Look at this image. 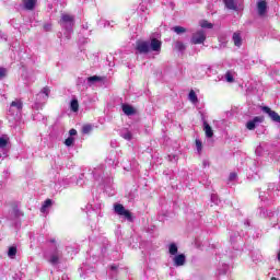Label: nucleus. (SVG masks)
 Masks as SVG:
<instances>
[{"mask_svg":"<svg viewBox=\"0 0 280 280\" xmlns=\"http://www.w3.org/2000/svg\"><path fill=\"white\" fill-rule=\"evenodd\" d=\"M23 110V102L16 100L13 101L9 108V115L13 117L14 119H19L21 117V113Z\"/></svg>","mask_w":280,"mask_h":280,"instance_id":"nucleus-3","label":"nucleus"},{"mask_svg":"<svg viewBox=\"0 0 280 280\" xmlns=\"http://www.w3.org/2000/svg\"><path fill=\"white\" fill-rule=\"evenodd\" d=\"M91 130H93V126H91V125H85L82 127L83 135H89V132H91Z\"/></svg>","mask_w":280,"mask_h":280,"instance_id":"nucleus-31","label":"nucleus"},{"mask_svg":"<svg viewBox=\"0 0 280 280\" xmlns=\"http://www.w3.org/2000/svg\"><path fill=\"white\" fill-rule=\"evenodd\" d=\"M60 257H62V252L55 246V250L50 254L48 261L51 266H58L60 264Z\"/></svg>","mask_w":280,"mask_h":280,"instance_id":"nucleus-6","label":"nucleus"},{"mask_svg":"<svg viewBox=\"0 0 280 280\" xmlns=\"http://www.w3.org/2000/svg\"><path fill=\"white\" fill-rule=\"evenodd\" d=\"M110 270H112L113 272H116V271H117V266L112 265V266H110Z\"/></svg>","mask_w":280,"mask_h":280,"instance_id":"nucleus-42","label":"nucleus"},{"mask_svg":"<svg viewBox=\"0 0 280 280\" xmlns=\"http://www.w3.org/2000/svg\"><path fill=\"white\" fill-rule=\"evenodd\" d=\"M51 244H56V238L50 240Z\"/></svg>","mask_w":280,"mask_h":280,"instance_id":"nucleus-46","label":"nucleus"},{"mask_svg":"<svg viewBox=\"0 0 280 280\" xmlns=\"http://www.w3.org/2000/svg\"><path fill=\"white\" fill-rule=\"evenodd\" d=\"M232 40H233L235 47H242V35H240V33H234Z\"/></svg>","mask_w":280,"mask_h":280,"instance_id":"nucleus-14","label":"nucleus"},{"mask_svg":"<svg viewBox=\"0 0 280 280\" xmlns=\"http://www.w3.org/2000/svg\"><path fill=\"white\" fill-rule=\"evenodd\" d=\"M114 211L115 213H117V215H121L122 218H125V220H128V222H132V213L129 210H126L124 205H114Z\"/></svg>","mask_w":280,"mask_h":280,"instance_id":"nucleus-4","label":"nucleus"},{"mask_svg":"<svg viewBox=\"0 0 280 280\" xmlns=\"http://www.w3.org/2000/svg\"><path fill=\"white\" fill-rule=\"evenodd\" d=\"M59 24L63 30H66V37L69 40V34L73 32V25H75L73 15L62 14Z\"/></svg>","mask_w":280,"mask_h":280,"instance_id":"nucleus-2","label":"nucleus"},{"mask_svg":"<svg viewBox=\"0 0 280 280\" xmlns=\"http://www.w3.org/2000/svg\"><path fill=\"white\" fill-rule=\"evenodd\" d=\"M88 82L90 84H95V82H102V79L97 75H93L88 78Z\"/></svg>","mask_w":280,"mask_h":280,"instance_id":"nucleus-27","label":"nucleus"},{"mask_svg":"<svg viewBox=\"0 0 280 280\" xmlns=\"http://www.w3.org/2000/svg\"><path fill=\"white\" fill-rule=\"evenodd\" d=\"M168 253L170 255H173L175 257V255H178V246L176 245V243H172L168 246Z\"/></svg>","mask_w":280,"mask_h":280,"instance_id":"nucleus-20","label":"nucleus"},{"mask_svg":"<svg viewBox=\"0 0 280 280\" xmlns=\"http://www.w3.org/2000/svg\"><path fill=\"white\" fill-rule=\"evenodd\" d=\"M69 135H70V137H75V135H78V130H75V129H70V130H69Z\"/></svg>","mask_w":280,"mask_h":280,"instance_id":"nucleus-40","label":"nucleus"},{"mask_svg":"<svg viewBox=\"0 0 280 280\" xmlns=\"http://www.w3.org/2000/svg\"><path fill=\"white\" fill-rule=\"evenodd\" d=\"M211 202L213 205H220V198H218V195L215 194L211 195Z\"/></svg>","mask_w":280,"mask_h":280,"instance_id":"nucleus-33","label":"nucleus"},{"mask_svg":"<svg viewBox=\"0 0 280 280\" xmlns=\"http://www.w3.org/2000/svg\"><path fill=\"white\" fill-rule=\"evenodd\" d=\"M92 174H93V176H95L97 178V174H102V168H94Z\"/></svg>","mask_w":280,"mask_h":280,"instance_id":"nucleus-38","label":"nucleus"},{"mask_svg":"<svg viewBox=\"0 0 280 280\" xmlns=\"http://www.w3.org/2000/svg\"><path fill=\"white\" fill-rule=\"evenodd\" d=\"M36 117H38V116H34V119H38V118H36Z\"/></svg>","mask_w":280,"mask_h":280,"instance_id":"nucleus-50","label":"nucleus"},{"mask_svg":"<svg viewBox=\"0 0 280 280\" xmlns=\"http://www.w3.org/2000/svg\"><path fill=\"white\" fill-rule=\"evenodd\" d=\"M275 189H276V191H279V186H277V185H275V184H269V186H268V190L270 191H275Z\"/></svg>","mask_w":280,"mask_h":280,"instance_id":"nucleus-36","label":"nucleus"},{"mask_svg":"<svg viewBox=\"0 0 280 280\" xmlns=\"http://www.w3.org/2000/svg\"><path fill=\"white\" fill-rule=\"evenodd\" d=\"M237 178V173H231L229 180H235Z\"/></svg>","mask_w":280,"mask_h":280,"instance_id":"nucleus-39","label":"nucleus"},{"mask_svg":"<svg viewBox=\"0 0 280 280\" xmlns=\"http://www.w3.org/2000/svg\"><path fill=\"white\" fill-rule=\"evenodd\" d=\"M225 80H226V82H235V79L233 78V72H231V71H228L226 73H225Z\"/></svg>","mask_w":280,"mask_h":280,"instance_id":"nucleus-29","label":"nucleus"},{"mask_svg":"<svg viewBox=\"0 0 280 280\" xmlns=\"http://www.w3.org/2000/svg\"><path fill=\"white\" fill-rule=\"evenodd\" d=\"M200 26L203 27V28H207V30H211L213 27V24L209 23L208 21H202L200 23Z\"/></svg>","mask_w":280,"mask_h":280,"instance_id":"nucleus-30","label":"nucleus"},{"mask_svg":"<svg viewBox=\"0 0 280 280\" xmlns=\"http://www.w3.org/2000/svg\"><path fill=\"white\" fill-rule=\"evenodd\" d=\"M244 226L246 228L250 226V220L246 219L244 222Z\"/></svg>","mask_w":280,"mask_h":280,"instance_id":"nucleus-41","label":"nucleus"},{"mask_svg":"<svg viewBox=\"0 0 280 280\" xmlns=\"http://www.w3.org/2000/svg\"><path fill=\"white\" fill-rule=\"evenodd\" d=\"M205 40H207V35L205 34V31H198L197 33L192 34L190 43L192 45H202Z\"/></svg>","mask_w":280,"mask_h":280,"instance_id":"nucleus-5","label":"nucleus"},{"mask_svg":"<svg viewBox=\"0 0 280 280\" xmlns=\"http://www.w3.org/2000/svg\"><path fill=\"white\" fill-rule=\"evenodd\" d=\"M188 100L189 102H191L192 104H198V95H196V92L194 90H191L188 94Z\"/></svg>","mask_w":280,"mask_h":280,"instance_id":"nucleus-21","label":"nucleus"},{"mask_svg":"<svg viewBox=\"0 0 280 280\" xmlns=\"http://www.w3.org/2000/svg\"><path fill=\"white\" fill-rule=\"evenodd\" d=\"M106 25H110V22L106 21V22L104 23V27H106Z\"/></svg>","mask_w":280,"mask_h":280,"instance_id":"nucleus-44","label":"nucleus"},{"mask_svg":"<svg viewBox=\"0 0 280 280\" xmlns=\"http://www.w3.org/2000/svg\"><path fill=\"white\" fill-rule=\"evenodd\" d=\"M44 27H45L46 31L51 30V25H49V24L45 25Z\"/></svg>","mask_w":280,"mask_h":280,"instance_id":"nucleus-43","label":"nucleus"},{"mask_svg":"<svg viewBox=\"0 0 280 280\" xmlns=\"http://www.w3.org/2000/svg\"><path fill=\"white\" fill-rule=\"evenodd\" d=\"M259 124H264V116H256L252 120L246 122L247 130H255Z\"/></svg>","mask_w":280,"mask_h":280,"instance_id":"nucleus-9","label":"nucleus"},{"mask_svg":"<svg viewBox=\"0 0 280 280\" xmlns=\"http://www.w3.org/2000/svg\"><path fill=\"white\" fill-rule=\"evenodd\" d=\"M271 280H277V278H276V277H272Z\"/></svg>","mask_w":280,"mask_h":280,"instance_id":"nucleus-49","label":"nucleus"},{"mask_svg":"<svg viewBox=\"0 0 280 280\" xmlns=\"http://www.w3.org/2000/svg\"><path fill=\"white\" fill-rule=\"evenodd\" d=\"M223 3H225L228 10H237V4L235 3V0H223Z\"/></svg>","mask_w":280,"mask_h":280,"instance_id":"nucleus-16","label":"nucleus"},{"mask_svg":"<svg viewBox=\"0 0 280 280\" xmlns=\"http://www.w3.org/2000/svg\"><path fill=\"white\" fill-rule=\"evenodd\" d=\"M120 137H122V139H126V141H130L132 140V132L128 131V129H122L120 131Z\"/></svg>","mask_w":280,"mask_h":280,"instance_id":"nucleus-18","label":"nucleus"},{"mask_svg":"<svg viewBox=\"0 0 280 280\" xmlns=\"http://www.w3.org/2000/svg\"><path fill=\"white\" fill-rule=\"evenodd\" d=\"M175 49L177 51H185L187 49V46H185V44L183 42H176Z\"/></svg>","mask_w":280,"mask_h":280,"instance_id":"nucleus-24","label":"nucleus"},{"mask_svg":"<svg viewBox=\"0 0 280 280\" xmlns=\"http://www.w3.org/2000/svg\"><path fill=\"white\" fill-rule=\"evenodd\" d=\"M8 75V70L5 68L0 67V80H3Z\"/></svg>","mask_w":280,"mask_h":280,"instance_id":"nucleus-34","label":"nucleus"},{"mask_svg":"<svg viewBox=\"0 0 280 280\" xmlns=\"http://www.w3.org/2000/svg\"><path fill=\"white\" fill-rule=\"evenodd\" d=\"M13 215L14 218H21V215H23V212H21V210H19L18 208H14Z\"/></svg>","mask_w":280,"mask_h":280,"instance_id":"nucleus-35","label":"nucleus"},{"mask_svg":"<svg viewBox=\"0 0 280 280\" xmlns=\"http://www.w3.org/2000/svg\"><path fill=\"white\" fill-rule=\"evenodd\" d=\"M68 278H67V275H63L62 276V280H67Z\"/></svg>","mask_w":280,"mask_h":280,"instance_id":"nucleus-48","label":"nucleus"},{"mask_svg":"<svg viewBox=\"0 0 280 280\" xmlns=\"http://www.w3.org/2000/svg\"><path fill=\"white\" fill-rule=\"evenodd\" d=\"M8 257H10V259H14V257H16V247L15 246L9 247Z\"/></svg>","mask_w":280,"mask_h":280,"instance_id":"nucleus-25","label":"nucleus"},{"mask_svg":"<svg viewBox=\"0 0 280 280\" xmlns=\"http://www.w3.org/2000/svg\"><path fill=\"white\" fill-rule=\"evenodd\" d=\"M172 30L175 34H185V32H187V28L183 26H174Z\"/></svg>","mask_w":280,"mask_h":280,"instance_id":"nucleus-26","label":"nucleus"},{"mask_svg":"<svg viewBox=\"0 0 280 280\" xmlns=\"http://www.w3.org/2000/svg\"><path fill=\"white\" fill-rule=\"evenodd\" d=\"M207 165H209V163L207 161H203V167H207Z\"/></svg>","mask_w":280,"mask_h":280,"instance_id":"nucleus-45","label":"nucleus"},{"mask_svg":"<svg viewBox=\"0 0 280 280\" xmlns=\"http://www.w3.org/2000/svg\"><path fill=\"white\" fill-rule=\"evenodd\" d=\"M25 10H34L36 8V0H24Z\"/></svg>","mask_w":280,"mask_h":280,"instance_id":"nucleus-15","label":"nucleus"},{"mask_svg":"<svg viewBox=\"0 0 280 280\" xmlns=\"http://www.w3.org/2000/svg\"><path fill=\"white\" fill-rule=\"evenodd\" d=\"M257 9L259 16H264V14H266V10H268V4L266 3V1H259L257 4Z\"/></svg>","mask_w":280,"mask_h":280,"instance_id":"nucleus-12","label":"nucleus"},{"mask_svg":"<svg viewBox=\"0 0 280 280\" xmlns=\"http://www.w3.org/2000/svg\"><path fill=\"white\" fill-rule=\"evenodd\" d=\"M278 224H280V219L278 220Z\"/></svg>","mask_w":280,"mask_h":280,"instance_id":"nucleus-51","label":"nucleus"},{"mask_svg":"<svg viewBox=\"0 0 280 280\" xmlns=\"http://www.w3.org/2000/svg\"><path fill=\"white\" fill-rule=\"evenodd\" d=\"M8 143H10V138L8 136L0 137V150H2L4 156L8 152Z\"/></svg>","mask_w":280,"mask_h":280,"instance_id":"nucleus-11","label":"nucleus"},{"mask_svg":"<svg viewBox=\"0 0 280 280\" xmlns=\"http://www.w3.org/2000/svg\"><path fill=\"white\" fill-rule=\"evenodd\" d=\"M73 143H75V138H73L71 136L65 140V145H67V148H71V145H73Z\"/></svg>","mask_w":280,"mask_h":280,"instance_id":"nucleus-28","label":"nucleus"},{"mask_svg":"<svg viewBox=\"0 0 280 280\" xmlns=\"http://www.w3.org/2000/svg\"><path fill=\"white\" fill-rule=\"evenodd\" d=\"M122 112L125 113V115H128V116L135 115V107L124 104L122 105Z\"/></svg>","mask_w":280,"mask_h":280,"instance_id":"nucleus-17","label":"nucleus"},{"mask_svg":"<svg viewBox=\"0 0 280 280\" xmlns=\"http://www.w3.org/2000/svg\"><path fill=\"white\" fill-rule=\"evenodd\" d=\"M70 108L72 113H78V110H80V104L78 103L77 98L71 101Z\"/></svg>","mask_w":280,"mask_h":280,"instance_id":"nucleus-19","label":"nucleus"},{"mask_svg":"<svg viewBox=\"0 0 280 280\" xmlns=\"http://www.w3.org/2000/svg\"><path fill=\"white\" fill-rule=\"evenodd\" d=\"M275 215V212H268V210L260 208L259 217L260 218H272Z\"/></svg>","mask_w":280,"mask_h":280,"instance_id":"nucleus-23","label":"nucleus"},{"mask_svg":"<svg viewBox=\"0 0 280 280\" xmlns=\"http://www.w3.org/2000/svg\"><path fill=\"white\" fill-rule=\"evenodd\" d=\"M173 266L180 268L187 264V256L185 254H177L172 257Z\"/></svg>","mask_w":280,"mask_h":280,"instance_id":"nucleus-7","label":"nucleus"},{"mask_svg":"<svg viewBox=\"0 0 280 280\" xmlns=\"http://www.w3.org/2000/svg\"><path fill=\"white\" fill-rule=\"evenodd\" d=\"M162 45V42L158 38H151V42H149V49L150 51H156L159 54Z\"/></svg>","mask_w":280,"mask_h":280,"instance_id":"nucleus-10","label":"nucleus"},{"mask_svg":"<svg viewBox=\"0 0 280 280\" xmlns=\"http://www.w3.org/2000/svg\"><path fill=\"white\" fill-rule=\"evenodd\" d=\"M196 148L198 153L200 154L202 152V141H200L199 139H196Z\"/></svg>","mask_w":280,"mask_h":280,"instance_id":"nucleus-32","label":"nucleus"},{"mask_svg":"<svg viewBox=\"0 0 280 280\" xmlns=\"http://www.w3.org/2000/svg\"><path fill=\"white\" fill-rule=\"evenodd\" d=\"M231 242H235V240L233 238V235L230 236Z\"/></svg>","mask_w":280,"mask_h":280,"instance_id":"nucleus-47","label":"nucleus"},{"mask_svg":"<svg viewBox=\"0 0 280 280\" xmlns=\"http://www.w3.org/2000/svg\"><path fill=\"white\" fill-rule=\"evenodd\" d=\"M51 205H52L51 199L45 200L40 208L42 213H47V209H49V207H51Z\"/></svg>","mask_w":280,"mask_h":280,"instance_id":"nucleus-22","label":"nucleus"},{"mask_svg":"<svg viewBox=\"0 0 280 280\" xmlns=\"http://www.w3.org/2000/svg\"><path fill=\"white\" fill-rule=\"evenodd\" d=\"M136 49L139 54H149L150 51V42L137 40Z\"/></svg>","mask_w":280,"mask_h":280,"instance_id":"nucleus-8","label":"nucleus"},{"mask_svg":"<svg viewBox=\"0 0 280 280\" xmlns=\"http://www.w3.org/2000/svg\"><path fill=\"white\" fill-rule=\"evenodd\" d=\"M50 93H51V90L49 89V86L43 88L40 90V92L36 94L33 108H35V110H39V108H43V106H45V103L47 102V100H49Z\"/></svg>","mask_w":280,"mask_h":280,"instance_id":"nucleus-1","label":"nucleus"},{"mask_svg":"<svg viewBox=\"0 0 280 280\" xmlns=\"http://www.w3.org/2000/svg\"><path fill=\"white\" fill-rule=\"evenodd\" d=\"M203 130H205L206 137H208V139H211V137H213V129L211 128V126L209 124H207V121L203 122Z\"/></svg>","mask_w":280,"mask_h":280,"instance_id":"nucleus-13","label":"nucleus"},{"mask_svg":"<svg viewBox=\"0 0 280 280\" xmlns=\"http://www.w3.org/2000/svg\"><path fill=\"white\" fill-rule=\"evenodd\" d=\"M261 152H264V148H262L261 145H258V147L256 148L255 153L257 154V156H261Z\"/></svg>","mask_w":280,"mask_h":280,"instance_id":"nucleus-37","label":"nucleus"}]
</instances>
